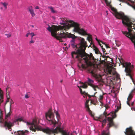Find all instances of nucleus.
<instances>
[{
    "label": "nucleus",
    "mask_w": 135,
    "mask_h": 135,
    "mask_svg": "<svg viewBox=\"0 0 135 135\" xmlns=\"http://www.w3.org/2000/svg\"><path fill=\"white\" fill-rule=\"evenodd\" d=\"M102 57L104 58V60H103V61H104L105 60L106 61H107V58H109L108 56H104V55H103V56H102Z\"/></svg>",
    "instance_id": "c756f323"
},
{
    "label": "nucleus",
    "mask_w": 135,
    "mask_h": 135,
    "mask_svg": "<svg viewBox=\"0 0 135 135\" xmlns=\"http://www.w3.org/2000/svg\"><path fill=\"white\" fill-rule=\"evenodd\" d=\"M9 99V98H8V97H7V99Z\"/></svg>",
    "instance_id": "c03bdc74"
},
{
    "label": "nucleus",
    "mask_w": 135,
    "mask_h": 135,
    "mask_svg": "<svg viewBox=\"0 0 135 135\" xmlns=\"http://www.w3.org/2000/svg\"><path fill=\"white\" fill-rule=\"evenodd\" d=\"M100 121L102 122V125L103 126L105 125V123L107 122V120L105 119H104L103 120H100Z\"/></svg>",
    "instance_id": "5701e85b"
},
{
    "label": "nucleus",
    "mask_w": 135,
    "mask_h": 135,
    "mask_svg": "<svg viewBox=\"0 0 135 135\" xmlns=\"http://www.w3.org/2000/svg\"><path fill=\"white\" fill-rule=\"evenodd\" d=\"M39 7L38 6H36L35 7V8L36 9H39Z\"/></svg>",
    "instance_id": "ea45409f"
},
{
    "label": "nucleus",
    "mask_w": 135,
    "mask_h": 135,
    "mask_svg": "<svg viewBox=\"0 0 135 135\" xmlns=\"http://www.w3.org/2000/svg\"><path fill=\"white\" fill-rule=\"evenodd\" d=\"M119 60L121 64L122 65L123 67L125 68V71L126 73V75L129 76L131 79L133 80L132 75L134 69L133 65H131L130 62H125L122 59Z\"/></svg>",
    "instance_id": "423d86ee"
},
{
    "label": "nucleus",
    "mask_w": 135,
    "mask_h": 135,
    "mask_svg": "<svg viewBox=\"0 0 135 135\" xmlns=\"http://www.w3.org/2000/svg\"><path fill=\"white\" fill-rule=\"evenodd\" d=\"M78 66L81 70H82L83 69H85L87 68V67L83 64H78Z\"/></svg>",
    "instance_id": "a211bd4d"
},
{
    "label": "nucleus",
    "mask_w": 135,
    "mask_h": 135,
    "mask_svg": "<svg viewBox=\"0 0 135 135\" xmlns=\"http://www.w3.org/2000/svg\"><path fill=\"white\" fill-rule=\"evenodd\" d=\"M30 32L27 33L26 35V36L27 37H28V36L29 35H30Z\"/></svg>",
    "instance_id": "58836bf2"
},
{
    "label": "nucleus",
    "mask_w": 135,
    "mask_h": 135,
    "mask_svg": "<svg viewBox=\"0 0 135 135\" xmlns=\"http://www.w3.org/2000/svg\"><path fill=\"white\" fill-rule=\"evenodd\" d=\"M62 81H63L62 80H61L60 81V82L61 83H62Z\"/></svg>",
    "instance_id": "37998d69"
},
{
    "label": "nucleus",
    "mask_w": 135,
    "mask_h": 135,
    "mask_svg": "<svg viewBox=\"0 0 135 135\" xmlns=\"http://www.w3.org/2000/svg\"><path fill=\"white\" fill-rule=\"evenodd\" d=\"M86 83H83L82 85L80 86V87L84 88H87L88 87V85L86 84Z\"/></svg>",
    "instance_id": "412c9836"
},
{
    "label": "nucleus",
    "mask_w": 135,
    "mask_h": 135,
    "mask_svg": "<svg viewBox=\"0 0 135 135\" xmlns=\"http://www.w3.org/2000/svg\"><path fill=\"white\" fill-rule=\"evenodd\" d=\"M62 22L60 23V24L63 25L62 26H65L66 28L64 30H67L71 27H74L73 31H74L78 33H79L83 35H87L86 32L83 29H81L79 27V25L77 23L73 21L68 20L65 18L61 19Z\"/></svg>",
    "instance_id": "20e7f679"
},
{
    "label": "nucleus",
    "mask_w": 135,
    "mask_h": 135,
    "mask_svg": "<svg viewBox=\"0 0 135 135\" xmlns=\"http://www.w3.org/2000/svg\"><path fill=\"white\" fill-rule=\"evenodd\" d=\"M93 49L94 50L96 54H100V57H101V56L102 55V54L99 51V50L98 49L97 47H96L94 44L93 45Z\"/></svg>",
    "instance_id": "2eb2a0df"
},
{
    "label": "nucleus",
    "mask_w": 135,
    "mask_h": 135,
    "mask_svg": "<svg viewBox=\"0 0 135 135\" xmlns=\"http://www.w3.org/2000/svg\"><path fill=\"white\" fill-rule=\"evenodd\" d=\"M103 95H100L99 97V100L100 102V103L102 104V102L101 101L102 100L103 98Z\"/></svg>",
    "instance_id": "393cba45"
},
{
    "label": "nucleus",
    "mask_w": 135,
    "mask_h": 135,
    "mask_svg": "<svg viewBox=\"0 0 135 135\" xmlns=\"http://www.w3.org/2000/svg\"><path fill=\"white\" fill-rule=\"evenodd\" d=\"M45 117L46 119L48 120L49 123L51 125L53 124V127L56 126V125L57 123V122L54 119V115L53 113L51 110H49L48 112L46 113Z\"/></svg>",
    "instance_id": "6e6552de"
},
{
    "label": "nucleus",
    "mask_w": 135,
    "mask_h": 135,
    "mask_svg": "<svg viewBox=\"0 0 135 135\" xmlns=\"http://www.w3.org/2000/svg\"><path fill=\"white\" fill-rule=\"evenodd\" d=\"M48 8L50 9L51 10V11L52 13H55L56 12L54 10V8L52 7H49Z\"/></svg>",
    "instance_id": "c85d7f7f"
},
{
    "label": "nucleus",
    "mask_w": 135,
    "mask_h": 135,
    "mask_svg": "<svg viewBox=\"0 0 135 135\" xmlns=\"http://www.w3.org/2000/svg\"><path fill=\"white\" fill-rule=\"evenodd\" d=\"M117 78H118V75H117Z\"/></svg>",
    "instance_id": "de8ad7c7"
},
{
    "label": "nucleus",
    "mask_w": 135,
    "mask_h": 135,
    "mask_svg": "<svg viewBox=\"0 0 135 135\" xmlns=\"http://www.w3.org/2000/svg\"><path fill=\"white\" fill-rule=\"evenodd\" d=\"M80 41V42L77 45L75 44L74 40L71 41V46L73 48L75 49L76 50V52H72V57L77 59L80 62L82 60H84L87 66H93L94 67L96 65L98 67L100 64L102 63L100 60L95 59L92 53L89 55L85 52V50L88 45L84 39L81 38Z\"/></svg>",
    "instance_id": "f257e3e1"
},
{
    "label": "nucleus",
    "mask_w": 135,
    "mask_h": 135,
    "mask_svg": "<svg viewBox=\"0 0 135 135\" xmlns=\"http://www.w3.org/2000/svg\"><path fill=\"white\" fill-rule=\"evenodd\" d=\"M13 103V101L12 100L11 101H10V110H11V105Z\"/></svg>",
    "instance_id": "72a5a7b5"
},
{
    "label": "nucleus",
    "mask_w": 135,
    "mask_h": 135,
    "mask_svg": "<svg viewBox=\"0 0 135 135\" xmlns=\"http://www.w3.org/2000/svg\"><path fill=\"white\" fill-rule=\"evenodd\" d=\"M118 110H115V112H117L118 111Z\"/></svg>",
    "instance_id": "79ce46f5"
},
{
    "label": "nucleus",
    "mask_w": 135,
    "mask_h": 135,
    "mask_svg": "<svg viewBox=\"0 0 135 135\" xmlns=\"http://www.w3.org/2000/svg\"><path fill=\"white\" fill-rule=\"evenodd\" d=\"M102 50L103 52L104 53V52L105 51V50L104 48H103V47H102Z\"/></svg>",
    "instance_id": "4c0bfd02"
},
{
    "label": "nucleus",
    "mask_w": 135,
    "mask_h": 135,
    "mask_svg": "<svg viewBox=\"0 0 135 135\" xmlns=\"http://www.w3.org/2000/svg\"><path fill=\"white\" fill-rule=\"evenodd\" d=\"M21 121H23V119H22V118H18L16 119H15L14 120V123H15L17 122H19V121L21 122Z\"/></svg>",
    "instance_id": "a878e982"
},
{
    "label": "nucleus",
    "mask_w": 135,
    "mask_h": 135,
    "mask_svg": "<svg viewBox=\"0 0 135 135\" xmlns=\"http://www.w3.org/2000/svg\"><path fill=\"white\" fill-rule=\"evenodd\" d=\"M65 27L61 25L56 26L54 25L52 28L49 26L47 30L51 32L52 36L59 40L60 42H63V41L62 40V38L66 37L65 33L64 31V29H66Z\"/></svg>",
    "instance_id": "7ed1b4c3"
},
{
    "label": "nucleus",
    "mask_w": 135,
    "mask_h": 135,
    "mask_svg": "<svg viewBox=\"0 0 135 135\" xmlns=\"http://www.w3.org/2000/svg\"><path fill=\"white\" fill-rule=\"evenodd\" d=\"M110 8L112 11V13L118 19H122L123 24L127 26L128 27L129 31H131L130 28L131 27V24L129 22V19L127 17L124 16L123 14L118 12L115 8L112 6H110Z\"/></svg>",
    "instance_id": "39448f33"
},
{
    "label": "nucleus",
    "mask_w": 135,
    "mask_h": 135,
    "mask_svg": "<svg viewBox=\"0 0 135 135\" xmlns=\"http://www.w3.org/2000/svg\"><path fill=\"white\" fill-rule=\"evenodd\" d=\"M89 101L88 100H86L85 104V107L86 108V110L89 112H91L90 110V108L89 107L88 105V103Z\"/></svg>",
    "instance_id": "dca6fc26"
},
{
    "label": "nucleus",
    "mask_w": 135,
    "mask_h": 135,
    "mask_svg": "<svg viewBox=\"0 0 135 135\" xmlns=\"http://www.w3.org/2000/svg\"><path fill=\"white\" fill-rule=\"evenodd\" d=\"M96 40L98 41L99 45L101 46V47H103V46L100 43V42H101L102 44H104V43L102 41H101L99 40H98L97 38H96Z\"/></svg>",
    "instance_id": "cd10ccee"
},
{
    "label": "nucleus",
    "mask_w": 135,
    "mask_h": 135,
    "mask_svg": "<svg viewBox=\"0 0 135 135\" xmlns=\"http://www.w3.org/2000/svg\"><path fill=\"white\" fill-rule=\"evenodd\" d=\"M104 45H105V46L107 48H110L109 46L108 45L105 44V43H104Z\"/></svg>",
    "instance_id": "f704fd0d"
},
{
    "label": "nucleus",
    "mask_w": 135,
    "mask_h": 135,
    "mask_svg": "<svg viewBox=\"0 0 135 135\" xmlns=\"http://www.w3.org/2000/svg\"><path fill=\"white\" fill-rule=\"evenodd\" d=\"M32 27H33V26H32Z\"/></svg>",
    "instance_id": "8fccbe9b"
},
{
    "label": "nucleus",
    "mask_w": 135,
    "mask_h": 135,
    "mask_svg": "<svg viewBox=\"0 0 135 135\" xmlns=\"http://www.w3.org/2000/svg\"><path fill=\"white\" fill-rule=\"evenodd\" d=\"M109 114H107V113L105 111L103 113V115H102L100 116L99 118L100 119L102 118L103 117H104L105 116V118H107V117L109 115Z\"/></svg>",
    "instance_id": "aec40b11"
},
{
    "label": "nucleus",
    "mask_w": 135,
    "mask_h": 135,
    "mask_svg": "<svg viewBox=\"0 0 135 135\" xmlns=\"http://www.w3.org/2000/svg\"><path fill=\"white\" fill-rule=\"evenodd\" d=\"M28 9L32 17H34L36 15L33 8L32 6H29L28 8Z\"/></svg>",
    "instance_id": "4468645a"
},
{
    "label": "nucleus",
    "mask_w": 135,
    "mask_h": 135,
    "mask_svg": "<svg viewBox=\"0 0 135 135\" xmlns=\"http://www.w3.org/2000/svg\"><path fill=\"white\" fill-rule=\"evenodd\" d=\"M134 104V102H133L131 104V105L132 106H133V105Z\"/></svg>",
    "instance_id": "a19ab883"
},
{
    "label": "nucleus",
    "mask_w": 135,
    "mask_h": 135,
    "mask_svg": "<svg viewBox=\"0 0 135 135\" xmlns=\"http://www.w3.org/2000/svg\"><path fill=\"white\" fill-rule=\"evenodd\" d=\"M111 115L112 116V117H108L107 118V119L108 120L109 122L107 124V130L103 131H102L101 134L99 135H110V133L109 132V128L112 126H113L115 127H116L117 126L115 124L113 121V119L115 118L116 116L115 113L111 114Z\"/></svg>",
    "instance_id": "0eeeda50"
},
{
    "label": "nucleus",
    "mask_w": 135,
    "mask_h": 135,
    "mask_svg": "<svg viewBox=\"0 0 135 135\" xmlns=\"http://www.w3.org/2000/svg\"><path fill=\"white\" fill-rule=\"evenodd\" d=\"M53 17V18H54V17Z\"/></svg>",
    "instance_id": "09e8293b"
},
{
    "label": "nucleus",
    "mask_w": 135,
    "mask_h": 135,
    "mask_svg": "<svg viewBox=\"0 0 135 135\" xmlns=\"http://www.w3.org/2000/svg\"><path fill=\"white\" fill-rule=\"evenodd\" d=\"M30 35L31 36V38H32L33 39V36L36 35L34 34V33L33 32H32L31 33H30Z\"/></svg>",
    "instance_id": "473e14b6"
},
{
    "label": "nucleus",
    "mask_w": 135,
    "mask_h": 135,
    "mask_svg": "<svg viewBox=\"0 0 135 135\" xmlns=\"http://www.w3.org/2000/svg\"><path fill=\"white\" fill-rule=\"evenodd\" d=\"M80 93H81V94L84 95L83 97H84V95H85L86 96H88V97L89 98H90L91 97H97L96 96H95V95L96 93H97V92H95L94 93V94L93 95H89L87 93H86L85 91H83L80 88Z\"/></svg>",
    "instance_id": "f8f14e48"
},
{
    "label": "nucleus",
    "mask_w": 135,
    "mask_h": 135,
    "mask_svg": "<svg viewBox=\"0 0 135 135\" xmlns=\"http://www.w3.org/2000/svg\"><path fill=\"white\" fill-rule=\"evenodd\" d=\"M1 3L3 5L5 9H6L7 8V6L8 5V3L6 2H1Z\"/></svg>",
    "instance_id": "b1692460"
},
{
    "label": "nucleus",
    "mask_w": 135,
    "mask_h": 135,
    "mask_svg": "<svg viewBox=\"0 0 135 135\" xmlns=\"http://www.w3.org/2000/svg\"><path fill=\"white\" fill-rule=\"evenodd\" d=\"M93 86H91V87H92L93 89H94V90L95 91H97L96 89H99V87L98 85H93Z\"/></svg>",
    "instance_id": "bb28decb"
},
{
    "label": "nucleus",
    "mask_w": 135,
    "mask_h": 135,
    "mask_svg": "<svg viewBox=\"0 0 135 135\" xmlns=\"http://www.w3.org/2000/svg\"><path fill=\"white\" fill-rule=\"evenodd\" d=\"M5 35L6 36H7V37L8 38H9L11 36V35L10 33L8 35L5 34Z\"/></svg>",
    "instance_id": "e433bc0d"
},
{
    "label": "nucleus",
    "mask_w": 135,
    "mask_h": 135,
    "mask_svg": "<svg viewBox=\"0 0 135 135\" xmlns=\"http://www.w3.org/2000/svg\"><path fill=\"white\" fill-rule=\"evenodd\" d=\"M35 41L33 40V39L31 38V41H30L29 43L30 44H33L34 43Z\"/></svg>",
    "instance_id": "2f4dec72"
},
{
    "label": "nucleus",
    "mask_w": 135,
    "mask_h": 135,
    "mask_svg": "<svg viewBox=\"0 0 135 135\" xmlns=\"http://www.w3.org/2000/svg\"><path fill=\"white\" fill-rule=\"evenodd\" d=\"M12 112L11 111V110H10V111L9 113H6V117L5 119H6L7 118L9 117L11 115Z\"/></svg>",
    "instance_id": "4be33fe9"
},
{
    "label": "nucleus",
    "mask_w": 135,
    "mask_h": 135,
    "mask_svg": "<svg viewBox=\"0 0 135 135\" xmlns=\"http://www.w3.org/2000/svg\"><path fill=\"white\" fill-rule=\"evenodd\" d=\"M124 132L126 135H135V132L131 127L127 128Z\"/></svg>",
    "instance_id": "9b49d317"
},
{
    "label": "nucleus",
    "mask_w": 135,
    "mask_h": 135,
    "mask_svg": "<svg viewBox=\"0 0 135 135\" xmlns=\"http://www.w3.org/2000/svg\"><path fill=\"white\" fill-rule=\"evenodd\" d=\"M8 88H7V89H6V90H7H7L8 89Z\"/></svg>",
    "instance_id": "a18cd8bd"
},
{
    "label": "nucleus",
    "mask_w": 135,
    "mask_h": 135,
    "mask_svg": "<svg viewBox=\"0 0 135 135\" xmlns=\"http://www.w3.org/2000/svg\"><path fill=\"white\" fill-rule=\"evenodd\" d=\"M87 80L86 82V83L88 84V85L90 86H93V85H94V81L90 79L89 78H87Z\"/></svg>",
    "instance_id": "ddd939ff"
},
{
    "label": "nucleus",
    "mask_w": 135,
    "mask_h": 135,
    "mask_svg": "<svg viewBox=\"0 0 135 135\" xmlns=\"http://www.w3.org/2000/svg\"><path fill=\"white\" fill-rule=\"evenodd\" d=\"M56 115L57 118L58 120L60 118L59 115V114L58 112H56Z\"/></svg>",
    "instance_id": "7c9ffc66"
},
{
    "label": "nucleus",
    "mask_w": 135,
    "mask_h": 135,
    "mask_svg": "<svg viewBox=\"0 0 135 135\" xmlns=\"http://www.w3.org/2000/svg\"><path fill=\"white\" fill-rule=\"evenodd\" d=\"M29 97V96H28V95L27 94L25 95V98H27Z\"/></svg>",
    "instance_id": "c9c22d12"
},
{
    "label": "nucleus",
    "mask_w": 135,
    "mask_h": 135,
    "mask_svg": "<svg viewBox=\"0 0 135 135\" xmlns=\"http://www.w3.org/2000/svg\"><path fill=\"white\" fill-rule=\"evenodd\" d=\"M66 35V37L65 38H66L67 37L69 38H72L73 39H75L76 38V37L75 36V35L72 34H71L70 33L69 34H67L66 33H65Z\"/></svg>",
    "instance_id": "f3484780"
},
{
    "label": "nucleus",
    "mask_w": 135,
    "mask_h": 135,
    "mask_svg": "<svg viewBox=\"0 0 135 135\" xmlns=\"http://www.w3.org/2000/svg\"><path fill=\"white\" fill-rule=\"evenodd\" d=\"M128 0V1H130V0Z\"/></svg>",
    "instance_id": "603ef678"
},
{
    "label": "nucleus",
    "mask_w": 135,
    "mask_h": 135,
    "mask_svg": "<svg viewBox=\"0 0 135 135\" xmlns=\"http://www.w3.org/2000/svg\"><path fill=\"white\" fill-rule=\"evenodd\" d=\"M100 60L101 61V58H100Z\"/></svg>",
    "instance_id": "49530a36"
},
{
    "label": "nucleus",
    "mask_w": 135,
    "mask_h": 135,
    "mask_svg": "<svg viewBox=\"0 0 135 135\" xmlns=\"http://www.w3.org/2000/svg\"><path fill=\"white\" fill-rule=\"evenodd\" d=\"M87 40H88L89 42L90 43L91 45L92 44V39L91 35H88V37H87Z\"/></svg>",
    "instance_id": "6ab92c4d"
},
{
    "label": "nucleus",
    "mask_w": 135,
    "mask_h": 135,
    "mask_svg": "<svg viewBox=\"0 0 135 135\" xmlns=\"http://www.w3.org/2000/svg\"><path fill=\"white\" fill-rule=\"evenodd\" d=\"M91 75L95 78L97 80L99 81L101 80V76L100 75L97 74V70L96 68H93V69L89 71Z\"/></svg>",
    "instance_id": "1a4fd4ad"
},
{
    "label": "nucleus",
    "mask_w": 135,
    "mask_h": 135,
    "mask_svg": "<svg viewBox=\"0 0 135 135\" xmlns=\"http://www.w3.org/2000/svg\"><path fill=\"white\" fill-rule=\"evenodd\" d=\"M39 123V119L35 118L33 120L32 123L27 122V124L31 125L30 130L35 132L36 131H42L49 135L54 134V135H55V134H57L60 133L61 135H74L72 133H70L68 130L64 129L60 127V126L57 127L55 129H50L47 128L43 129L41 126L38 125Z\"/></svg>",
    "instance_id": "f03ea898"
},
{
    "label": "nucleus",
    "mask_w": 135,
    "mask_h": 135,
    "mask_svg": "<svg viewBox=\"0 0 135 135\" xmlns=\"http://www.w3.org/2000/svg\"><path fill=\"white\" fill-rule=\"evenodd\" d=\"M90 46H91V45H90L89 46V47H90Z\"/></svg>",
    "instance_id": "3c124183"
},
{
    "label": "nucleus",
    "mask_w": 135,
    "mask_h": 135,
    "mask_svg": "<svg viewBox=\"0 0 135 135\" xmlns=\"http://www.w3.org/2000/svg\"><path fill=\"white\" fill-rule=\"evenodd\" d=\"M14 123L10 121H5L4 122V126L6 129L8 130L11 131L12 130L11 127L14 126Z\"/></svg>",
    "instance_id": "9d476101"
}]
</instances>
